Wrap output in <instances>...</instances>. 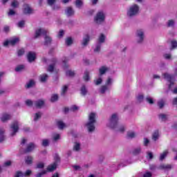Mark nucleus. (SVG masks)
I'll list each match as a JSON object with an SVG mask.
<instances>
[{"label":"nucleus","instance_id":"obj_61","mask_svg":"<svg viewBox=\"0 0 177 177\" xmlns=\"http://www.w3.org/2000/svg\"><path fill=\"white\" fill-rule=\"evenodd\" d=\"M79 107L77 105H72L70 108L71 111H77V110H79Z\"/></svg>","mask_w":177,"mask_h":177},{"label":"nucleus","instance_id":"obj_19","mask_svg":"<svg viewBox=\"0 0 177 177\" xmlns=\"http://www.w3.org/2000/svg\"><path fill=\"white\" fill-rule=\"evenodd\" d=\"M56 59H53V64H50L48 66V68H47V71L49 73H53V71L55 70V66L56 64Z\"/></svg>","mask_w":177,"mask_h":177},{"label":"nucleus","instance_id":"obj_7","mask_svg":"<svg viewBox=\"0 0 177 177\" xmlns=\"http://www.w3.org/2000/svg\"><path fill=\"white\" fill-rule=\"evenodd\" d=\"M105 20L106 13H104V11L103 10L98 11L94 17V21L96 24H102V23H104Z\"/></svg>","mask_w":177,"mask_h":177},{"label":"nucleus","instance_id":"obj_4","mask_svg":"<svg viewBox=\"0 0 177 177\" xmlns=\"http://www.w3.org/2000/svg\"><path fill=\"white\" fill-rule=\"evenodd\" d=\"M95 124H96V114L95 113H91L88 115V120L85 124V127L88 133H93V132H95V129H96Z\"/></svg>","mask_w":177,"mask_h":177},{"label":"nucleus","instance_id":"obj_41","mask_svg":"<svg viewBox=\"0 0 177 177\" xmlns=\"http://www.w3.org/2000/svg\"><path fill=\"white\" fill-rule=\"evenodd\" d=\"M154 158V156L153 155V152L147 151V159L148 161H151Z\"/></svg>","mask_w":177,"mask_h":177},{"label":"nucleus","instance_id":"obj_21","mask_svg":"<svg viewBox=\"0 0 177 177\" xmlns=\"http://www.w3.org/2000/svg\"><path fill=\"white\" fill-rule=\"evenodd\" d=\"M56 168H57V165L53 163L52 165H50L47 167V172H53V171H55Z\"/></svg>","mask_w":177,"mask_h":177},{"label":"nucleus","instance_id":"obj_17","mask_svg":"<svg viewBox=\"0 0 177 177\" xmlns=\"http://www.w3.org/2000/svg\"><path fill=\"white\" fill-rule=\"evenodd\" d=\"M73 151H75L76 153H80V151H81V143L78 142H74Z\"/></svg>","mask_w":177,"mask_h":177},{"label":"nucleus","instance_id":"obj_30","mask_svg":"<svg viewBox=\"0 0 177 177\" xmlns=\"http://www.w3.org/2000/svg\"><path fill=\"white\" fill-rule=\"evenodd\" d=\"M110 89V87L107 86H105L104 85H102L100 89V93H102V95H104V93H106V91H109Z\"/></svg>","mask_w":177,"mask_h":177},{"label":"nucleus","instance_id":"obj_12","mask_svg":"<svg viewBox=\"0 0 177 177\" xmlns=\"http://www.w3.org/2000/svg\"><path fill=\"white\" fill-rule=\"evenodd\" d=\"M27 59L29 63H32L37 59V54L32 51H30L27 55Z\"/></svg>","mask_w":177,"mask_h":177},{"label":"nucleus","instance_id":"obj_55","mask_svg":"<svg viewBox=\"0 0 177 177\" xmlns=\"http://www.w3.org/2000/svg\"><path fill=\"white\" fill-rule=\"evenodd\" d=\"M145 100L149 103V104H154V100L151 97H147L145 98Z\"/></svg>","mask_w":177,"mask_h":177},{"label":"nucleus","instance_id":"obj_8","mask_svg":"<svg viewBox=\"0 0 177 177\" xmlns=\"http://www.w3.org/2000/svg\"><path fill=\"white\" fill-rule=\"evenodd\" d=\"M10 136H15L19 132V122H13L10 127Z\"/></svg>","mask_w":177,"mask_h":177},{"label":"nucleus","instance_id":"obj_50","mask_svg":"<svg viewBox=\"0 0 177 177\" xmlns=\"http://www.w3.org/2000/svg\"><path fill=\"white\" fill-rule=\"evenodd\" d=\"M57 125L59 129H63V128H64L66 124H64V123L62 121H58L57 123Z\"/></svg>","mask_w":177,"mask_h":177},{"label":"nucleus","instance_id":"obj_27","mask_svg":"<svg viewBox=\"0 0 177 177\" xmlns=\"http://www.w3.org/2000/svg\"><path fill=\"white\" fill-rule=\"evenodd\" d=\"M100 49H102V44L97 43L95 48L93 49L94 53H100Z\"/></svg>","mask_w":177,"mask_h":177},{"label":"nucleus","instance_id":"obj_14","mask_svg":"<svg viewBox=\"0 0 177 177\" xmlns=\"http://www.w3.org/2000/svg\"><path fill=\"white\" fill-rule=\"evenodd\" d=\"M129 164H132L131 161H124V163H120L119 165H117L116 167L114 166V165L112 166V168H113V171H118L121 167H127V165H129Z\"/></svg>","mask_w":177,"mask_h":177},{"label":"nucleus","instance_id":"obj_62","mask_svg":"<svg viewBox=\"0 0 177 177\" xmlns=\"http://www.w3.org/2000/svg\"><path fill=\"white\" fill-rule=\"evenodd\" d=\"M26 104L29 107H31L34 104V102L31 100H27L26 101Z\"/></svg>","mask_w":177,"mask_h":177},{"label":"nucleus","instance_id":"obj_54","mask_svg":"<svg viewBox=\"0 0 177 177\" xmlns=\"http://www.w3.org/2000/svg\"><path fill=\"white\" fill-rule=\"evenodd\" d=\"M84 4V3L82 2V0H76L75 1V6L77 8H81V6H82V5Z\"/></svg>","mask_w":177,"mask_h":177},{"label":"nucleus","instance_id":"obj_24","mask_svg":"<svg viewBox=\"0 0 177 177\" xmlns=\"http://www.w3.org/2000/svg\"><path fill=\"white\" fill-rule=\"evenodd\" d=\"M141 153H142V147H138L135 148L132 151V153L133 154V156H139V154H140Z\"/></svg>","mask_w":177,"mask_h":177},{"label":"nucleus","instance_id":"obj_29","mask_svg":"<svg viewBox=\"0 0 177 177\" xmlns=\"http://www.w3.org/2000/svg\"><path fill=\"white\" fill-rule=\"evenodd\" d=\"M127 139H134V138H136V133L133 131H129L127 132Z\"/></svg>","mask_w":177,"mask_h":177},{"label":"nucleus","instance_id":"obj_22","mask_svg":"<svg viewBox=\"0 0 177 177\" xmlns=\"http://www.w3.org/2000/svg\"><path fill=\"white\" fill-rule=\"evenodd\" d=\"M158 138H160V131L158 130H156L152 134V140L156 142L158 140Z\"/></svg>","mask_w":177,"mask_h":177},{"label":"nucleus","instance_id":"obj_43","mask_svg":"<svg viewBox=\"0 0 177 177\" xmlns=\"http://www.w3.org/2000/svg\"><path fill=\"white\" fill-rule=\"evenodd\" d=\"M112 84H113V79L111 77H108L104 85L106 86H108V88H110V86Z\"/></svg>","mask_w":177,"mask_h":177},{"label":"nucleus","instance_id":"obj_32","mask_svg":"<svg viewBox=\"0 0 177 177\" xmlns=\"http://www.w3.org/2000/svg\"><path fill=\"white\" fill-rule=\"evenodd\" d=\"M67 91H68V85H64L62 88L61 96H64L67 93Z\"/></svg>","mask_w":177,"mask_h":177},{"label":"nucleus","instance_id":"obj_40","mask_svg":"<svg viewBox=\"0 0 177 177\" xmlns=\"http://www.w3.org/2000/svg\"><path fill=\"white\" fill-rule=\"evenodd\" d=\"M59 100V95L57 94H53L51 95L50 102L52 103H55V102H57Z\"/></svg>","mask_w":177,"mask_h":177},{"label":"nucleus","instance_id":"obj_51","mask_svg":"<svg viewBox=\"0 0 177 177\" xmlns=\"http://www.w3.org/2000/svg\"><path fill=\"white\" fill-rule=\"evenodd\" d=\"M158 106L159 109H162L164 107V106H165V102H164V100H162L158 101Z\"/></svg>","mask_w":177,"mask_h":177},{"label":"nucleus","instance_id":"obj_53","mask_svg":"<svg viewBox=\"0 0 177 177\" xmlns=\"http://www.w3.org/2000/svg\"><path fill=\"white\" fill-rule=\"evenodd\" d=\"M66 74L67 77H74V75H75V73L71 70L67 71L66 72Z\"/></svg>","mask_w":177,"mask_h":177},{"label":"nucleus","instance_id":"obj_15","mask_svg":"<svg viewBox=\"0 0 177 177\" xmlns=\"http://www.w3.org/2000/svg\"><path fill=\"white\" fill-rule=\"evenodd\" d=\"M172 168V165L162 164L158 167V169H164V171H171Z\"/></svg>","mask_w":177,"mask_h":177},{"label":"nucleus","instance_id":"obj_6","mask_svg":"<svg viewBox=\"0 0 177 177\" xmlns=\"http://www.w3.org/2000/svg\"><path fill=\"white\" fill-rule=\"evenodd\" d=\"M139 14V6L133 4L127 10V17L129 19H133L136 16Z\"/></svg>","mask_w":177,"mask_h":177},{"label":"nucleus","instance_id":"obj_49","mask_svg":"<svg viewBox=\"0 0 177 177\" xmlns=\"http://www.w3.org/2000/svg\"><path fill=\"white\" fill-rule=\"evenodd\" d=\"M48 171H46V170H43V171H41V172H39L38 174H37L36 175H35V176L36 177H42V176H44V175H46V173H47Z\"/></svg>","mask_w":177,"mask_h":177},{"label":"nucleus","instance_id":"obj_11","mask_svg":"<svg viewBox=\"0 0 177 177\" xmlns=\"http://www.w3.org/2000/svg\"><path fill=\"white\" fill-rule=\"evenodd\" d=\"M33 104L36 109H42L45 106V100H37L33 102Z\"/></svg>","mask_w":177,"mask_h":177},{"label":"nucleus","instance_id":"obj_45","mask_svg":"<svg viewBox=\"0 0 177 177\" xmlns=\"http://www.w3.org/2000/svg\"><path fill=\"white\" fill-rule=\"evenodd\" d=\"M59 139H60V134L55 133V134L53 135V142H57V140H59Z\"/></svg>","mask_w":177,"mask_h":177},{"label":"nucleus","instance_id":"obj_42","mask_svg":"<svg viewBox=\"0 0 177 177\" xmlns=\"http://www.w3.org/2000/svg\"><path fill=\"white\" fill-rule=\"evenodd\" d=\"M42 117V113L41 112H37L35 114V116H34V119L33 120L37 122L38 121V120H39V118H41Z\"/></svg>","mask_w":177,"mask_h":177},{"label":"nucleus","instance_id":"obj_37","mask_svg":"<svg viewBox=\"0 0 177 177\" xmlns=\"http://www.w3.org/2000/svg\"><path fill=\"white\" fill-rule=\"evenodd\" d=\"M65 44L67 45V46H71V45L73 44V38L67 37L65 40Z\"/></svg>","mask_w":177,"mask_h":177},{"label":"nucleus","instance_id":"obj_44","mask_svg":"<svg viewBox=\"0 0 177 177\" xmlns=\"http://www.w3.org/2000/svg\"><path fill=\"white\" fill-rule=\"evenodd\" d=\"M36 168L37 169H44V168H45V163L42 162L37 163L36 165Z\"/></svg>","mask_w":177,"mask_h":177},{"label":"nucleus","instance_id":"obj_52","mask_svg":"<svg viewBox=\"0 0 177 177\" xmlns=\"http://www.w3.org/2000/svg\"><path fill=\"white\" fill-rule=\"evenodd\" d=\"M24 70V65H19L15 68V71L17 73H20V71H22Z\"/></svg>","mask_w":177,"mask_h":177},{"label":"nucleus","instance_id":"obj_31","mask_svg":"<svg viewBox=\"0 0 177 177\" xmlns=\"http://www.w3.org/2000/svg\"><path fill=\"white\" fill-rule=\"evenodd\" d=\"M60 162V156L58 153H55L54 156V162L53 164H55V165H59V163Z\"/></svg>","mask_w":177,"mask_h":177},{"label":"nucleus","instance_id":"obj_18","mask_svg":"<svg viewBox=\"0 0 177 177\" xmlns=\"http://www.w3.org/2000/svg\"><path fill=\"white\" fill-rule=\"evenodd\" d=\"M109 67L106 66H101L99 69V75L100 77H102V75H104L107 71H109Z\"/></svg>","mask_w":177,"mask_h":177},{"label":"nucleus","instance_id":"obj_33","mask_svg":"<svg viewBox=\"0 0 177 177\" xmlns=\"http://www.w3.org/2000/svg\"><path fill=\"white\" fill-rule=\"evenodd\" d=\"M104 41H106V37L104 35L101 34L98 38L97 44H100V45H102V44H104Z\"/></svg>","mask_w":177,"mask_h":177},{"label":"nucleus","instance_id":"obj_64","mask_svg":"<svg viewBox=\"0 0 177 177\" xmlns=\"http://www.w3.org/2000/svg\"><path fill=\"white\" fill-rule=\"evenodd\" d=\"M31 174H32V171L30 169H28L26 171L25 173H24V176H30V175H31Z\"/></svg>","mask_w":177,"mask_h":177},{"label":"nucleus","instance_id":"obj_63","mask_svg":"<svg viewBox=\"0 0 177 177\" xmlns=\"http://www.w3.org/2000/svg\"><path fill=\"white\" fill-rule=\"evenodd\" d=\"M177 48V41L174 40L171 41V49H176Z\"/></svg>","mask_w":177,"mask_h":177},{"label":"nucleus","instance_id":"obj_9","mask_svg":"<svg viewBox=\"0 0 177 177\" xmlns=\"http://www.w3.org/2000/svg\"><path fill=\"white\" fill-rule=\"evenodd\" d=\"M23 13L24 15H32L34 10L28 4L25 3L23 6Z\"/></svg>","mask_w":177,"mask_h":177},{"label":"nucleus","instance_id":"obj_16","mask_svg":"<svg viewBox=\"0 0 177 177\" xmlns=\"http://www.w3.org/2000/svg\"><path fill=\"white\" fill-rule=\"evenodd\" d=\"M12 118V116L8 113H3L0 118L1 122H7Z\"/></svg>","mask_w":177,"mask_h":177},{"label":"nucleus","instance_id":"obj_10","mask_svg":"<svg viewBox=\"0 0 177 177\" xmlns=\"http://www.w3.org/2000/svg\"><path fill=\"white\" fill-rule=\"evenodd\" d=\"M37 147V144L34 142H30L26 145L25 153H31V151H34V150H35Z\"/></svg>","mask_w":177,"mask_h":177},{"label":"nucleus","instance_id":"obj_47","mask_svg":"<svg viewBox=\"0 0 177 177\" xmlns=\"http://www.w3.org/2000/svg\"><path fill=\"white\" fill-rule=\"evenodd\" d=\"M163 57L166 60H171L172 59V55L171 53H165L163 54Z\"/></svg>","mask_w":177,"mask_h":177},{"label":"nucleus","instance_id":"obj_25","mask_svg":"<svg viewBox=\"0 0 177 177\" xmlns=\"http://www.w3.org/2000/svg\"><path fill=\"white\" fill-rule=\"evenodd\" d=\"M34 85H35V81L30 80L28 82L26 83L25 87L26 89H30V88H32Z\"/></svg>","mask_w":177,"mask_h":177},{"label":"nucleus","instance_id":"obj_48","mask_svg":"<svg viewBox=\"0 0 177 177\" xmlns=\"http://www.w3.org/2000/svg\"><path fill=\"white\" fill-rule=\"evenodd\" d=\"M84 81H89L91 78L89 77V72L88 71H85L84 72V75L83 77Z\"/></svg>","mask_w":177,"mask_h":177},{"label":"nucleus","instance_id":"obj_13","mask_svg":"<svg viewBox=\"0 0 177 177\" xmlns=\"http://www.w3.org/2000/svg\"><path fill=\"white\" fill-rule=\"evenodd\" d=\"M65 15L67 17H73L75 15V11L72 7H67L65 10Z\"/></svg>","mask_w":177,"mask_h":177},{"label":"nucleus","instance_id":"obj_20","mask_svg":"<svg viewBox=\"0 0 177 177\" xmlns=\"http://www.w3.org/2000/svg\"><path fill=\"white\" fill-rule=\"evenodd\" d=\"M89 41H90V37L88 36V35H86V36L83 38V40L82 42V46H87L88 44H89Z\"/></svg>","mask_w":177,"mask_h":177},{"label":"nucleus","instance_id":"obj_23","mask_svg":"<svg viewBox=\"0 0 177 177\" xmlns=\"http://www.w3.org/2000/svg\"><path fill=\"white\" fill-rule=\"evenodd\" d=\"M158 119L160 120V121L165 122L168 120V115L165 113H160L158 115Z\"/></svg>","mask_w":177,"mask_h":177},{"label":"nucleus","instance_id":"obj_34","mask_svg":"<svg viewBox=\"0 0 177 177\" xmlns=\"http://www.w3.org/2000/svg\"><path fill=\"white\" fill-rule=\"evenodd\" d=\"M19 41V37H14L10 39V45H11L12 46H15V45H16V44H17Z\"/></svg>","mask_w":177,"mask_h":177},{"label":"nucleus","instance_id":"obj_39","mask_svg":"<svg viewBox=\"0 0 177 177\" xmlns=\"http://www.w3.org/2000/svg\"><path fill=\"white\" fill-rule=\"evenodd\" d=\"M81 91V95L82 96H86V93H88V89L86 88V86L85 85H83L80 89Z\"/></svg>","mask_w":177,"mask_h":177},{"label":"nucleus","instance_id":"obj_3","mask_svg":"<svg viewBox=\"0 0 177 177\" xmlns=\"http://www.w3.org/2000/svg\"><path fill=\"white\" fill-rule=\"evenodd\" d=\"M162 77L164 80H166L167 82H169V91H171L173 93L176 94L177 87H176V85L175 84V81H176L175 76L168 73H165L162 74Z\"/></svg>","mask_w":177,"mask_h":177},{"label":"nucleus","instance_id":"obj_57","mask_svg":"<svg viewBox=\"0 0 177 177\" xmlns=\"http://www.w3.org/2000/svg\"><path fill=\"white\" fill-rule=\"evenodd\" d=\"M143 99H145V96L142 94L138 95L137 97V100L139 103H142V102H143Z\"/></svg>","mask_w":177,"mask_h":177},{"label":"nucleus","instance_id":"obj_28","mask_svg":"<svg viewBox=\"0 0 177 177\" xmlns=\"http://www.w3.org/2000/svg\"><path fill=\"white\" fill-rule=\"evenodd\" d=\"M5 130L3 129H0V143H2V142L5 141L6 137H5Z\"/></svg>","mask_w":177,"mask_h":177},{"label":"nucleus","instance_id":"obj_1","mask_svg":"<svg viewBox=\"0 0 177 177\" xmlns=\"http://www.w3.org/2000/svg\"><path fill=\"white\" fill-rule=\"evenodd\" d=\"M107 127L111 129H115L117 132H120V133H124L125 132V125L118 124V115L113 113L109 120Z\"/></svg>","mask_w":177,"mask_h":177},{"label":"nucleus","instance_id":"obj_5","mask_svg":"<svg viewBox=\"0 0 177 177\" xmlns=\"http://www.w3.org/2000/svg\"><path fill=\"white\" fill-rule=\"evenodd\" d=\"M136 42L138 45H142L145 42L146 39V35L145 34V30L138 29L135 34Z\"/></svg>","mask_w":177,"mask_h":177},{"label":"nucleus","instance_id":"obj_56","mask_svg":"<svg viewBox=\"0 0 177 177\" xmlns=\"http://www.w3.org/2000/svg\"><path fill=\"white\" fill-rule=\"evenodd\" d=\"M24 176V173H23L21 171H17L15 172V177H23Z\"/></svg>","mask_w":177,"mask_h":177},{"label":"nucleus","instance_id":"obj_58","mask_svg":"<svg viewBox=\"0 0 177 177\" xmlns=\"http://www.w3.org/2000/svg\"><path fill=\"white\" fill-rule=\"evenodd\" d=\"M102 82H103V80L102 79V77H99L97 80H94V83L95 85H100Z\"/></svg>","mask_w":177,"mask_h":177},{"label":"nucleus","instance_id":"obj_46","mask_svg":"<svg viewBox=\"0 0 177 177\" xmlns=\"http://www.w3.org/2000/svg\"><path fill=\"white\" fill-rule=\"evenodd\" d=\"M41 145L44 147H48V146H49V140L48 139L42 140Z\"/></svg>","mask_w":177,"mask_h":177},{"label":"nucleus","instance_id":"obj_26","mask_svg":"<svg viewBox=\"0 0 177 177\" xmlns=\"http://www.w3.org/2000/svg\"><path fill=\"white\" fill-rule=\"evenodd\" d=\"M32 160L33 158L31 156H28L25 158V162L26 164H27L28 165H31V164H32Z\"/></svg>","mask_w":177,"mask_h":177},{"label":"nucleus","instance_id":"obj_59","mask_svg":"<svg viewBox=\"0 0 177 177\" xmlns=\"http://www.w3.org/2000/svg\"><path fill=\"white\" fill-rule=\"evenodd\" d=\"M67 63H68V59L64 58L63 59V64H64V68H68V65H67Z\"/></svg>","mask_w":177,"mask_h":177},{"label":"nucleus","instance_id":"obj_2","mask_svg":"<svg viewBox=\"0 0 177 177\" xmlns=\"http://www.w3.org/2000/svg\"><path fill=\"white\" fill-rule=\"evenodd\" d=\"M41 35L44 36V46H50V45H52L53 39L50 36H49V31L45 28H39L35 30V39H37V38H39Z\"/></svg>","mask_w":177,"mask_h":177},{"label":"nucleus","instance_id":"obj_60","mask_svg":"<svg viewBox=\"0 0 177 177\" xmlns=\"http://www.w3.org/2000/svg\"><path fill=\"white\" fill-rule=\"evenodd\" d=\"M12 8H18L19 7V1L15 0L11 3Z\"/></svg>","mask_w":177,"mask_h":177},{"label":"nucleus","instance_id":"obj_38","mask_svg":"<svg viewBox=\"0 0 177 177\" xmlns=\"http://www.w3.org/2000/svg\"><path fill=\"white\" fill-rule=\"evenodd\" d=\"M48 78H49V75L46 74H43L40 76V82H46V81H48Z\"/></svg>","mask_w":177,"mask_h":177},{"label":"nucleus","instance_id":"obj_35","mask_svg":"<svg viewBox=\"0 0 177 177\" xmlns=\"http://www.w3.org/2000/svg\"><path fill=\"white\" fill-rule=\"evenodd\" d=\"M175 19H169L167 21V27H175Z\"/></svg>","mask_w":177,"mask_h":177},{"label":"nucleus","instance_id":"obj_36","mask_svg":"<svg viewBox=\"0 0 177 177\" xmlns=\"http://www.w3.org/2000/svg\"><path fill=\"white\" fill-rule=\"evenodd\" d=\"M169 152L168 151V150H166V151H165L164 152H162V153H160V158H159V160H160V161H162L163 160H165V157H167V156H168V153H169Z\"/></svg>","mask_w":177,"mask_h":177}]
</instances>
